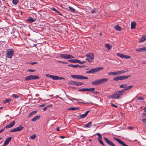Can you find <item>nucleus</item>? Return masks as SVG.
Here are the masks:
<instances>
[{
	"mask_svg": "<svg viewBox=\"0 0 146 146\" xmlns=\"http://www.w3.org/2000/svg\"><path fill=\"white\" fill-rule=\"evenodd\" d=\"M111 105L112 106L114 107L115 108H117L118 107L117 106H116L114 104H113V103H111Z\"/></svg>",
	"mask_w": 146,
	"mask_h": 146,
	"instance_id": "nucleus-50",
	"label": "nucleus"
},
{
	"mask_svg": "<svg viewBox=\"0 0 146 146\" xmlns=\"http://www.w3.org/2000/svg\"><path fill=\"white\" fill-rule=\"evenodd\" d=\"M86 115L85 114H82L80 115H79L78 116V118L79 119H81L84 118V117H86Z\"/></svg>",
	"mask_w": 146,
	"mask_h": 146,
	"instance_id": "nucleus-33",
	"label": "nucleus"
},
{
	"mask_svg": "<svg viewBox=\"0 0 146 146\" xmlns=\"http://www.w3.org/2000/svg\"><path fill=\"white\" fill-rule=\"evenodd\" d=\"M28 63H30L32 65H34V64H37L38 63L37 62H29Z\"/></svg>",
	"mask_w": 146,
	"mask_h": 146,
	"instance_id": "nucleus-49",
	"label": "nucleus"
},
{
	"mask_svg": "<svg viewBox=\"0 0 146 146\" xmlns=\"http://www.w3.org/2000/svg\"><path fill=\"white\" fill-rule=\"evenodd\" d=\"M96 135L98 136V138L97 139L98 141H99V140H102V137L100 134L98 133H96Z\"/></svg>",
	"mask_w": 146,
	"mask_h": 146,
	"instance_id": "nucleus-30",
	"label": "nucleus"
},
{
	"mask_svg": "<svg viewBox=\"0 0 146 146\" xmlns=\"http://www.w3.org/2000/svg\"><path fill=\"white\" fill-rule=\"evenodd\" d=\"M142 116L143 117L142 121L145 123L146 124V113H142Z\"/></svg>",
	"mask_w": 146,
	"mask_h": 146,
	"instance_id": "nucleus-17",
	"label": "nucleus"
},
{
	"mask_svg": "<svg viewBox=\"0 0 146 146\" xmlns=\"http://www.w3.org/2000/svg\"><path fill=\"white\" fill-rule=\"evenodd\" d=\"M136 26V23L135 22H133L131 24V29H133L135 28Z\"/></svg>",
	"mask_w": 146,
	"mask_h": 146,
	"instance_id": "nucleus-23",
	"label": "nucleus"
},
{
	"mask_svg": "<svg viewBox=\"0 0 146 146\" xmlns=\"http://www.w3.org/2000/svg\"><path fill=\"white\" fill-rule=\"evenodd\" d=\"M80 66V65H79V64L75 65L76 68H77L78 67L79 68Z\"/></svg>",
	"mask_w": 146,
	"mask_h": 146,
	"instance_id": "nucleus-60",
	"label": "nucleus"
},
{
	"mask_svg": "<svg viewBox=\"0 0 146 146\" xmlns=\"http://www.w3.org/2000/svg\"><path fill=\"white\" fill-rule=\"evenodd\" d=\"M39 77L38 76L31 75L26 77L25 79L26 81H28L32 80L39 79Z\"/></svg>",
	"mask_w": 146,
	"mask_h": 146,
	"instance_id": "nucleus-7",
	"label": "nucleus"
},
{
	"mask_svg": "<svg viewBox=\"0 0 146 146\" xmlns=\"http://www.w3.org/2000/svg\"><path fill=\"white\" fill-rule=\"evenodd\" d=\"M59 57L66 59L74 58V56L71 55L67 54H60L59 55Z\"/></svg>",
	"mask_w": 146,
	"mask_h": 146,
	"instance_id": "nucleus-8",
	"label": "nucleus"
},
{
	"mask_svg": "<svg viewBox=\"0 0 146 146\" xmlns=\"http://www.w3.org/2000/svg\"><path fill=\"white\" fill-rule=\"evenodd\" d=\"M104 67H99L96 68L91 69L89 71H86V73L87 74H91L97 72L104 69Z\"/></svg>",
	"mask_w": 146,
	"mask_h": 146,
	"instance_id": "nucleus-3",
	"label": "nucleus"
},
{
	"mask_svg": "<svg viewBox=\"0 0 146 146\" xmlns=\"http://www.w3.org/2000/svg\"><path fill=\"white\" fill-rule=\"evenodd\" d=\"M131 76L130 75H129L127 76H121V80H126L128 78L130 77Z\"/></svg>",
	"mask_w": 146,
	"mask_h": 146,
	"instance_id": "nucleus-21",
	"label": "nucleus"
},
{
	"mask_svg": "<svg viewBox=\"0 0 146 146\" xmlns=\"http://www.w3.org/2000/svg\"><path fill=\"white\" fill-rule=\"evenodd\" d=\"M36 20V19H34L32 17H30L27 18V21L29 23H32Z\"/></svg>",
	"mask_w": 146,
	"mask_h": 146,
	"instance_id": "nucleus-16",
	"label": "nucleus"
},
{
	"mask_svg": "<svg viewBox=\"0 0 146 146\" xmlns=\"http://www.w3.org/2000/svg\"><path fill=\"white\" fill-rule=\"evenodd\" d=\"M127 84H123L120 86L119 87L120 88H125Z\"/></svg>",
	"mask_w": 146,
	"mask_h": 146,
	"instance_id": "nucleus-37",
	"label": "nucleus"
},
{
	"mask_svg": "<svg viewBox=\"0 0 146 146\" xmlns=\"http://www.w3.org/2000/svg\"><path fill=\"white\" fill-rule=\"evenodd\" d=\"M47 107H45L43 109V110L44 111H46V110H47Z\"/></svg>",
	"mask_w": 146,
	"mask_h": 146,
	"instance_id": "nucleus-59",
	"label": "nucleus"
},
{
	"mask_svg": "<svg viewBox=\"0 0 146 146\" xmlns=\"http://www.w3.org/2000/svg\"><path fill=\"white\" fill-rule=\"evenodd\" d=\"M124 93L122 90L121 91H117L114 92L109 97L110 98L112 99H119L121 98V96Z\"/></svg>",
	"mask_w": 146,
	"mask_h": 146,
	"instance_id": "nucleus-1",
	"label": "nucleus"
},
{
	"mask_svg": "<svg viewBox=\"0 0 146 146\" xmlns=\"http://www.w3.org/2000/svg\"><path fill=\"white\" fill-rule=\"evenodd\" d=\"M113 138L118 143L122 145L123 146H129L128 145H126L124 142L119 139L116 137H113Z\"/></svg>",
	"mask_w": 146,
	"mask_h": 146,
	"instance_id": "nucleus-14",
	"label": "nucleus"
},
{
	"mask_svg": "<svg viewBox=\"0 0 146 146\" xmlns=\"http://www.w3.org/2000/svg\"><path fill=\"white\" fill-rule=\"evenodd\" d=\"M40 115L36 116L34 117L32 119L31 121H35L37 119H39L40 118Z\"/></svg>",
	"mask_w": 146,
	"mask_h": 146,
	"instance_id": "nucleus-22",
	"label": "nucleus"
},
{
	"mask_svg": "<svg viewBox=\"0 0 146 146\" xmlns=\"http://www.w3.org/2000/svg\"><path fill=\"white\" fill-rule=\"evenodd\" d=\"M35 71V70L29 69L28 70V72H34Z\"/></svg>",
	"mask_w": 146,
	"mask_h": 146,
	"instance_id": "nucleus-53",
	"label": "nucleus"
},
{
	"mask_svg": "<svg viewBox=\"0 0 146 146\" xmlns=\"http://www.w3.org/2000/svg\"><path fill=\"white\" fill-rule=\"evenodd\" d=\"M68 66H69V67H73L76 68L75 65H72V64H69L68 65Z\"/></svg>",
	"mask_w": 146,
	"mask_h": 146,
	"instance_id": "nucleus-48",
	"label": "nucleus"
},
{
	"mask_svg": "<svg viewBox=\"0 0 146 146\" xmlns=\"http://www.w3.org/2000/svg\"><path fill=\"white\" fill-rule=\"evenodd\" d=\"M11 138L12 137H11L7 138L4 142V143L3 146H5L8 145L9 142L11 140Z\"/></svg>",
	"mask_w": 146,
	"mask_h": 146,
	"instance_id": "nucleus-15",
	"label": "nucleus"
},
{
	"mask_svg": "<svg viewBox=\"0 0 146 146\" xmlns=\"http://www.w3.org/2000/svg\"><path fill=\"white\" fill-rule=\"evenodd\" d=\"M117 54L119 57L121 58H123V56H124V55L123 54H121L120 53H117Z\"/></svg>",
	"mask_w": 146,
	"mask_h": 146,
	"instance_id": "nucleus-36",
	"label": "nucleus"
},
{
	"mask_svg": "<svg viewBox=\"0 0 146 146\" xmlns=\"http://www.w3.org/2000/svg\"><path fill=\"white\" fill-rule=\"evenodd\" d=\"M136 51L139 52H146V47L137 49L136 50Z\"/></svg>",
	"mask_w": 146,
	"mask_h": 146,
	"instance_id": "nucleus-18",
	"label": "nucleus"
},
{
	"mask_svg": "<svg viewBox=\"0 0 146 146\" xmlns=\"http://www.w3.org/2000/svg\"><path fill=\"white\" fill-rule=\"evenodd\" d=\"M24 128L23 126H19V127H16V129L17 131H20L21 130Z\"/></svg>",
	"mask_w": 146,
	"mask_h": 146,
	"instance_id": "nucleus-28",
	"label": "nucleus"
},
{
	"mask_svg": "<svg viewBox=\"0 0 146 146\" xmlns=\"http://www.w3.org/2000/svg\"><path fill=\"white\" fill-rule=\"evenodd\" d=\"M19 0H13L12 3L15 5H17L18 3Z\"/></svg>",
	"mask_w": 146,
	"mask_h": 146,
	"instance_id": "nucleus-35",
	"label": "nucleus"
},
{
	"mask_svg": "<svg viewBox=\"0 0 146 146\" xmlns=\"http://www.w3.org/2000/svg\"><path fill=\"white\" fill-rule=\"evenodd\" d=\"M69 8L70 10L72 11L73 12H75V10L74 8L70 6L69 7Z\"/></svg>",
	"mask_w": 146,
	"mask_h": 146,
	"instance_id": "nucleus-40",
	"label": "nucleus"
},
{
	"mask_svg": "<svg viewBox=\"0 0 146 146\" xmlns=\"http://www.w3.org/2000/svg\"><path fill=\"white\" fill-rule=\"evenodd\" d=\"M86 66H85L84 65L81 66L80 65L79 66V68H82V67H85Z\"/></svg>",
	"mask_w": 146,
	"mask_h": 146,
	"instance_id": "nucleus-61",
	"label": "nucleus"
},
{
	"mask_svg": "<svg viewBox=\"0 0 146 146\" xmlns=\"http://www.w3.org/2000/svg\"><path fill=\"white\" fill-rule=\"evenodd\" d=\"M12 96L15 98H17L19 97V96L17 94H13Z\"/></svg>",
	"mask_w": 146,
	"mask_h": 146,
	"instance_id": "nucleus-44",
	"label": "nucleus"
},
{
	"mask_svg": "<svg viewBox=\"0 0 146 146\" xmlns=\"http://www.w3.org/2000/svg\"><path fill=\"white\" fill-rule=\"evenodd\" d=\"M92 122H90L86 124L84 126V127H86L87 128H90V127L92 125Z\"/></svg>",
	"mask_w": 146,
	"mask_h": 146,
	"instance_id": "nucleus-24",
	"label": "nucleus"
},
{
	"mask_svg": "<svg viewBox=\"0 0 146 146\" xmlns=\"http://www.w3.org/2000/svg\"><path fill=\"white\" fill-rule=\"evenodd\" d=\"M72 78L77 79L88 80V78L86 76L81 75H72L71 76Z\"/></svg>",
	"mask_w": 146,
	"mask_h": 146,
	"instance_id": "nucleus-5",
	"label": "nucleus"
},
{
	"mask_svg": "<svg viewBox=\"0 0 146 146\" xmlns=\"http://www.w3.org/2000/svg\"><path fill=\"white\" fill-rule=\"evenodd\" d=\"M127 128L129 129H133V127H128Z\"/></svg>",
	"mask_w": 146,
	"mask_h": 146,
	"instance_id": "nucleus-58",
	"label": "nucleus"
},
{
	"mask_svg": "<svg viewBox=\"0 0 146 146\" xmlns=\"http://www.w3.org/2000/svg\"><path fill=\"white\" fill-rule=\"evenodd\" d=\"M10 131L11 132H12L17 131L16 129V128H14V129H12V130H10Z\"/></svg>",
	"mask_w": 146,
	"mask_h": 146,
	"instance_id": "nucleus-46",
	"label": "nucleus"
},
{
	"mask_svg": "<svg viewBox=\"0 0 146 146\" xmlns=\"http://www.w3.org/2000/svg\"><path fill=\"white\" fill-rule=\"evenodd\" d=\"M4 130V129H1V130H0V133H1L2 132H3V131Z\"/></svg>",
	"mask_w": 146,
	"mask_h": 146,
	"instance_id": "nucleus-64",
	"label": "nucleus"
},
{
	"mask_svg": "<svg viewBox=\"0 0 146 146\" xmlns=\"http://www.w3.org/2000/svg\"><path fill=\"white\" fill-rule=\"evenodd\" d=\"M14 50L12 48L9 49L7 50L6 57L7 58H11L14 55Z\"/></svg>",
	"mask_w": 146,
	"mask_h": 146,
	"instance_id": "nucleus-6",
	"label": "nucleus"
},
{
	"mask_svg": "<svg viewBox=\"0 0 146 146\" xmlns=\"http://www.w3.org/2000/svg\"><path fill=\"white\" fill-rule=\"evenodd\" d=\"M62 63H63V64H68V62H62Z\"/></svg>",
	"mask_w": 146,
	"mask_h": 146,
	"instance_id": "nucleus-63",
	"label": "nucleus"
},
{
	"mask_svg": "<svg viewBox=\"0 0 146 146\" xmlns=\"http://www.w3.org/2000/svg\"><path fill=\"white\" fill-rule=\"evenodd\" d=\"M81 103L84 104H92V103H89V102H86V103H84V102H82V103Z\"/></svg>",
	"mask_w": 146,
	"mask_h": 146,
	"instance_id": "nucleus-54",
	"label": "nucleus"
},
{
	"mask_svg": "<svg viewBox=\"0 0 146 146\" xmlns=\"http://www.w3.org/2000/svg\"><path fill=\"white\" fill-rule=\"evenodd\" d=\"M131 58V56H129L124 55L123 58L126 59H129Z\"/></svg>",
	"mask_w": 146,
	"mask_h": 146,
	"instance_id": "nucleus-41",
	"label": "nucleus"
},
{
	"mask_svg": "<svg viewBox=\"0 0 146 146\" xmlns=\"http://www.w3.org/2000/svg\"><path fill=\"white\" fill-rule=\"evenodd\" d=\"M84 83L82 82H75L73 81H70L68 83V84L73 85L75 86H81Z\"/></svg>",
	"mask_w": 146,
	"mask_h": 146,
	"instance_id": "nucleus-10",
	"label": "nucleus"
},
{
	"mask_svg": "<svg viewBox=\"0 0 146 146\" xmlns=\"http://www.w3.org/2000/svg\"><path fill=\"white\" fill-rule=\"evenodd\" d=\"M11 101L10 99H6L5 100V103L9 102Z\"/></svg>",
	"mask_w": 146,
	"mask_h": 146,
	"instance_id": "nucleus-51",
	"label": "nucleus"
},
{
	"mask_svg": "<svg viewBox=\"0 0 146 146\" xmlns=\"http://www.w3.org/2000/svg\"><path fill=\"white\" fill-rule=\"evenodd\" d=\"M90 110H88V111H87L86 112V113L84 114L86 116L88 114V113H89V112H90Z\"/></svg>",
	"mask_w": 146,
	"mask_h": 146,
	"instance_id": "nucleus-56",
	"label": "nucleus"
},
{
	"mask_svg": "<svg viewBox=\"0 0 146 146\" xmlns=\"http://www.w3.org/2000/svg\"><path fill=\"white\" fill-rule=\"evenodd\" d=\"M15 123V121H13V122L10 123L9 124L10 125L11 127H12L14 125Z\"/></svg>",
	"mask_w": 146,
	"mask_h": 146,
	"instance_id": "nucleus-39",
	"label": "nucleus"
},
{
	"mask_svg": "<svg viewBox=\"0 0 146 146\" xmlns=\"http://www.w3.org/2000/svg\"><path fill=\"white\" fill-rule=\"evenodd\" d=\"M108 80L107 78H104L99 80H97L93 81L92 84L94 85H97L103 84L107 82Z\"/></svg>",
	"mask_w": 146,
	"mask_h": 146,
	"instance_id": "nucleus-2",
	"label": "nucleus"
},
{
	"mask_svg": "<svg viewBox=\"0 0 146 146\" xmlns=\"http://www.w3.org/2000/svg\"><path fill=\"white\" fill-rule=\"evenodd\" d=\"M10 127H11L10 125L9 124L6 126L3 129H4V130L5 129V128H8Z\"/></svg>",
	"mask_w": 146,
	"mask_h": 146,
	"instance_id": "nucleus-45",
	"label": "nucleus"
},
{
	"mask_svg": "<svg viewBox=\"0 0 146 146\" xmlns=\"http://www.w3.org/2000/svg\"><path fill=\"white\" fill-rule=\"evenodd\" d=\"M98 141L100 142V143L101 145H102L103 146H105V145L104 144V143H103V142L102 141V140H99V141Z\"/></svg>",
	"mask_w": 146,
	"mask_h": 146,
	"instance_id": "nucleus-43",
	"label": "nucleus"
},
{
	"mask_svg": "<svg viewBox=\"0 0 146 146\" xmlns=\"http://www.w3.org/2000/svg\"><path fill=\"white\" fill-rule=\"evenodd\" d=\"M80 109L78 107H70L68 108V110H78Z\"/></svg>",
	"mask_w": 146,
	"mask_h": 146,
	"instance_id": "nucleus-26",
	"label": "nucleus"
},
{
	"mask_svg": "<svg viewBox=\"0 0 146 146\" xmlns=\"http://www.w3.org/2000/svg\"><path fill=\"white\" fill-rule=\"evenodd\" d=\"M45 104H42L41 105H40L39 106V107H44L45 106Z\"/></svg>",
	"mask_w": 146,
	"mask_h": 146,
	"instance_id": "nucleus-55",
	"label": "nucleus"
},
{
	"mask_svg": "<svg viewBox=\"0 0 146 146\" xmlns=\"http://www.w3.org/2000/svg\"><path fill=\"white\" fill-rule=\"evenodd\" d=\"M86 59L90 62H92L94 58V55L93 53H90L86 55Z\"/></svg>",
	"mask_w": 146,
	"mask_h": 146,
	"instance_id": "nucleus-4",
	"label": "nucleus"
},
{
	"mask_svg": "<svg viewBox=\"0 0 146 146\" xmlns=\"http://www.w3.org/2000/svg\"><path fill=\"white\" fill-rule=\"evenodd\" d=\"M95 90L94 88H82L80 89L78 91L80 92H82L84 91H92L94 90Z\"/></svg>",
	"mask_w": 146,
	"mask_h": 146,
	"instance_id": "nucleus-13",
	"label": "nucleus"
},
{
	"mask_svg": "<svg viewBox=\"0 0 146 146\" xmlns=\"http://www.w3.org/2000/svg\"><path fill=\"white\" fill-rule=\"evenodd\" d=\"M115 28L118 31H121L122 29L118 25H116L115 26Z\"/></svg>",
	"mask_w": 146,
	"mask_h": 146,
	"instance_id": "nucleus-29",
	"label": "nucleus"
},
{
	"mask_svg": "<svg viewBox=\"0 0 146 146\" xmlns=\"http://www.w3.org/2000/svg\"><path fill=\"white\" fill-rule=\"evenodd\" d=\"M37 112V111H32V112H31L29 113V117H30L31 116H32L33 115L36 113Z\"/></svg>",
	"mask_w": 146,
	"mask_h": 146,
	"instance_id": "nucleus-31",
	"label": "nucleus"
},
{
	"mask_svg": "<svg viewBox=\"0 0 146 146\" xmlns=\"http://www.w3.org/2000/svg\"><path fill=\"white\" fill-rule=\"evenodd\" d=\"M105 46L108 50H110L112 47V46L108 44H105Z\"/></svg>",
	"mask_w": 146,
	"mask_h": 146,
	"instance_id": "nucleus-27",
	"label": "nucleus"
},
{
	"mask_svg": "<svg viewBox=\"0 0 146 146\" xmlns=\"http://www.w3.org/2000/svg\"><path fill=\"white\" fill-rule=\"evenodd\" d=\"M128 71H129L128 70H127V71H124L123 70L119 71V74L120 75L122 74H124L126 72H128Z\"/></svg>",
	"mask_w": 146,
	"mask_h": 146,
	"instance_id": "nucleus-34",
	"label": "nucleus"
},
{
	"mask_svg": "<svg viewBox=\"0 0 146 146\" xmlns=\"http://www.w3.org/2000/svg\"><path fill=\"white\" fill-rule=\"evenodd\" d=\"M68 62L73 63H78L80 64H83L86 62L85 61H81L78 59H70L68 60Z\"/></svg>",
	"mask_w": 146,
	"mask_h": 146,
	"instance_id": "nucleus-11",
	"label": "nucleus"
},
{
	"mask_svg": "<svg viewBox=\"0 0 146 146\" xmlns=\"http://www.w3.org/2000/svg\"><path fill=\"white\" fill-rule=\"evenodd\" d=\"M146 40V38L145 37L143 36L141 38L139 41V42H141Z\"/></svg>",
	"mask_w": 146,
	"mask_h": 146,
	"instance_id": "nucleus-32",
	"label": "nucleus"
},
{
	"mask_svg": "<svg viewBox=\"0 0 146 146\" xmlns=\"http://www.w3.org/2000/svg\"><path fill=\"white\" fill-rule=\"evenodd\" d=\"M46 77H49L52 78V79L54 80H62V79H64V78L62 77H60L59 76H54V75H49L48 74H46Z\"/></svg>",
	"mask_w": 146,
	"mask_h": 146,
	"instance_id": "nucleus-9",
	"label": "nucleus"
},
{
	"mask_svg": "<svg viewBox=\"0 0 146 146\" xmlns=\"http://www.w3.org/2000/svg\"><path fill=\"white\" fill-rule=\"evenodd\" d=\"M97 10H98V9H96L95 8L93 10H92L91 11L92 13H95L96 11H97Z\"/></svg>",
	"mask_w": 146,
	"mask_h": 146,
	"instance_id": "nucleus-42",
	"label": "nucleus"
},
{
	"mask_svg": "<svg viewBox=\"0 0 146 146\" xmlns=\"http://www.w3.org/2000/svg\"><path fill=\"white\" fill-rule=\"evenodd\" d=\"M144 99V98L141 97L139 96L137 98V100H143Z\"/></svg>",
	"mask_w": 146,
	"mask_h": 146,
	"instance_id": "nucleus-47",
	"label": "nucleus"
},
{
	"mask_svg": "<svg viewBox=\"0 0 146 146\" xmlns=\"http://www.w3.org/2000/svg\"><path fill=\"white\" fill-rule=\"evenodd\" d=\"M104 140L109 145L111 146H116L112 141L108 139L106 137H104Z\"/></svg>",
	"mask_w": 146,
	"mask_h": 146,
	"instance_id": "nucleus-12",
	"label": "nucleus"
},
{
	"mask_svg": "<svg viewBox=\"0 0 146 146\" xmlns=\"http://www.w3.org/2000/svg\"><path fill=\"white\" fill-rule=\"evenodd\" d=\"M133 85L130 86H129L127 87H125V88L122 90L123 91V93H124V92L125 91H127L129 89H130L131 88H132L133 87Z\"/></svg>",
	"mask_w": 146,
	"mask_h": 146,
	"instance_id": "nucleus-20",
	"label": "nucleus"
},
{
	"mask_svg": "<svg viewBox=\"0 0 146 146\" xmlns=\"http://www.w3.org/2000/svg\"><path fill=\"white\" fill-rule=\"evenodd\" d=\"M36 137V134H34L31 135L30 136V138L31 139H35Z\"/></svg>",
	"mask_w": 146,
	"mask_h": 146,
	"instance_id": "nucleus-38",
	"label": "nucleus"
},
{
	"mask_svg": "<svg viewBox=\"0 0 146 146\" xmlns=\"http://www.w3.org/2000/svg\"><path fill=\"white\" fill-rule=\"evenodd\" d=\"M52 10H53L54 11L56 12L57 13L58 12V11L55 8H52Z\"/></svg>",
	"mask_w": 146,
	"mask_h": 146,
	"instance_id": "nucleus-52",
	"label": "nucleus"
},
{
	"mask_svg": "<svg viewBox=\"0 0 146 146\" xmlns=\"http://www.w3.org/2000/svg\"><path fill=\"white\" fill-rule=\"evenodd\" d=\"M113 80L115 81L121 80V76L116 77L113 79Z\"/></svg>",
	"mask_w": 146,
	"mask_h": 146,
	"instance_id": "nucleus-25",
	"label": "nucleus"
},
{
	"mask_svg": "<svg viewBox=\"0 0 146 146\" xmlns=\"http://www.w3.org/2000/svg\"><path fill=\"white\" fill-rule=\"evenodd\" d=\"M93 93H95V94H99V92H98L96 91H94V92H93Z\"/></svg>",
	"mask_w": 146,
	"mask_h": 146,
	"instance_id": "nucleus-62",
	"label": "nucleus"
},
{
	"mask_svg": "<svg viewBox=\"0 0 146 146\" xmlns=\"http://www.w3.org/2000/svg\"><path fill=\"white\" fill-rule=\"evenodd\" d=\"M108 74L110 75H114L115 76L119 75V71L115 72H111L108 73Z\"/></svg>",
	"mask_w": 146,
	"mask_h": 146,
	"instance_id": "nucleus-19",
	"label": "nucleus"
},
{
	"mask_svg": "<svg viewBox=\"0 0 146 146\" xmlns=\"http://www.w3.org/2000/svg\"><path fill=\"white\" fill-rule=\"evenodd\" d=\"M52 106V104H50V105H49L47 106L46 107H47V108H48L51 107Z\"/></svg>",
	"mask_w": 146,
	"mask_h": 146,
	"instance_id": "nucleus-57",
	"label": "nucleus"
}]
</instances>
